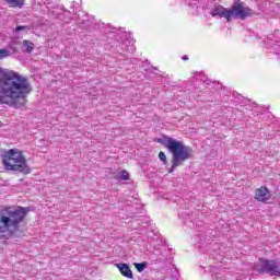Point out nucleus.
Returning a JSON list of instances; mask_svg holds the SVG:
<instances>
[{
    "mask_svg": "<svg viewBox=\"0 0 280 280\" xmlns=\"http://www.w3.org/2000/svg\"><path fill=\"white\" fill-rule=\"evenodd\" d=\"M32 91L30 80L23 74L9 69L0 70V105L23 108Z\"/></svg>",
    "mask_w": 280,
    "mask_h": 280,
    "instance_id": "nucleus-1",
    "label": "nucleus"
},
{
    "mask_svg": "<svg viewBox=\"0 0 280 280\" xmlns=\"http://www.w3.org/2000/svg\"><path fill=\"white\" fill-rule=\"evenodd\" d=\"M27 211H30V208L23 207H7L0 211V242H5V240H8L5 233H14V231H19V226L21 225V222L25 220Z\"/></svg>",
    "mask_w": 280,
    "mask_h": 280,
    "instance_id": "nucleus-2",
    "label": "nucleus"
},
{
    "mask_svg": "<svg viewBox=\"0 0 280 280\" xmlns=\"http://www.w3.org/2000/svg\"><path fill=\"white\" fill-rule=\"evenodd\" d=\"M158 143L167 148L168 152L173 155L172 166L168 170V174H173L176 167H180L185 161H189L191 159V154H194V149L189 145H185L183 141H177L174 138L164 137L158 140Z\"/></svg>",
    "mask_w": 280,
    "mask_h": 280,
    "instance_id": "nucleus-3",
    "label": "nucleus"
},
{
    "mask_svg": "<svg viewBox=\"0 0 280 280\" xmlns=\"http://www.w3.org/2000/svg\"><path fill=\"white\" fill-rule=\"evenodd\" d=\"M2 163L4 170H8L9 172H20L21 174H30L32 172V168H30V165L27 164V160L19 149L5 151L2 155Z\"/></svg>",
    "mask_w": 280,
    "mask_h": 280,
    "instance_id": "nucleus-4",
    "label": "nucleus"
},
{
    "mask_svg": "<svg viewBox=\"0 0 280 280\" xmlns=\"http://www.w3.org/2000/svg\"><path fill=\"white\" fill-rule=\"evenodd\" d=\"M211 16H220V19H224L228 22L235 19L244 21L247 16H253V10L244 7L242 2H235L230 9L219 4L211 11Z\"/></svg>",
    "mask_w": 280,
    "mask_h": 280,
    "instance_id": "nucleus-5",
    "label": "nucleus"
},
{
    "mask_svg": "<svg viewBox=\"0 0 280 280\" xmlns=\"http://www.w3.org/2000/svg\"><path fill=\"white\" fill-rule=\"evenodd\" d=\"M254 270L258 275H269L270 277H280V264L277 260L259 258L254 265Z\"/></svg>",
    "mask_w": 280,
    "mask_h": 280,
    "instance_id": "nucleus-6",
    "label": "nucleus"
},
{
    "mask_svg": "<svg viewBox=\"0 0 280 280\" xmlns=\"http://www.w3.org/2000/svg\"><path fill=\"white\" fill-rule=\"evenodd\" d=\"M211 242L213 237L207 233H200L196 237L195 247L200 250V253H209L211 248Z\"/></svg>",
    "mask_w": 280,
    "mask_h": 280,
    "instance_id": "nucleus-7",
    "label": "nucleus"
},
{
    "mask_svg": "<svg viewBox=\"0 0 280 280\" xmlns=\"http://www.w3.org/2000/svg\"><path fill=\"white\" fill-rule=\"evenodd\" d=\"M255 198L258 202H266L270 200V190L268 188L261 186L260 188L256 189Z\"/></svg>",
    "mask_w": 280,
    "mask_h": 280,
    "instance_id": "nucleus-8",
    "label": "nucleus"
},
{
    "mask_svg": "<svg viewBox=\"0 0 280 280\" xmlns=\"http://www.w3.org/2000/svg\"><path fill=\"white\" fill-rule=\"evenodd\" d=\"M116 266L122 277H126L127 279H135L132 270H130V266H128V264H117Z\"/></svg>",
    "mask_w": 280,
    "mask_h": 280,
    "instance_id": "nucleus-9",
    "label": "nucleus"
},
{
    "mask_svg": "<svg viewBox=\"0 0 280 280\" xmlns=\"http://www.w3.org/2000/svg\"><path fill=\"white\" fill-rule=\"evenodd\" d=\"M23 49H24V51H26V54H32L34 51V43L25 39L23 42Z\"/></svg>",
    "mask_w": 280,
    "mask_h": 280,
    "instance_id": "nucleus-10",
    "label": "nucleus"
},
{
    "mask_svg": "<svg viewBox=\"0 0 280 280\" xmlns=\"http://www.w3.org/2000/svg\"><path fill=\"white\" fill-rule=\"evenodd\" d=\"M116 178H118L120 180H129L130 179V173H128L127 171L118 172L117 175H116Z\"/></svg>",
    "mask_w": 280,
    "mask_h": 280,
    "instance_id": "nucleus-11",
    "label": "nucleus"
},
{
    "mask_svg": "<svg viewBox=\"0 0 280 280\" xmlns=\"http://www.w3.org/2000/svg\"><path fill=\"white\" fill-rule=\"evenodd\" d=\"M7 3H9V5H11L12 8H21V5H23V1L24 0H5Z\"/></svg>",
    "mask_w": 280,
    "mask_h": 280,
    "instance_id": "nucleus-12",
    "label": "nucleus"
},
{
    "mask_svg": "<svg viewBox=\"0 0 280 280\" xmlns=\"http://www.w3.org/2000/svg\"><path fill=\"white\" fill-rule=\"evenodd\" d=\"M135 268L138 270V272H143V270L148 268V262H136Z\"/></svg>",
    "mask_w": 280,
    "mask_h": 280,
    "instance_id": "nucleus-13",
    "label": "nucleus"
},
{
    "mask_svg": "<svg viewBox=\"0 0 280 280\" xmlns=\"http://www.w3.org/2000/svg\"><path fill=\"white\" fill-rule=\"evenodd\" d=\"M8 56H10V50L0 49V60H3V58H8Z\"/></svg>",
    "mask_w": 280,
    "mask_h": 280,
    "instance_id": "nucleus-14",
    "label": "nucleus"
},
{
    "mask_svg": "<svg viewBox=\"0 0 280 280\" xmlns=\"http://www.w3.org/2000/svg\"><path fill=\"white\" fill-rule=\"evenodd\" d=\"M159 159L161 162H163L164 165H165V163H167V155H165V152L161 151L159 153Z\"/></svg>",
    "mask_w": 280,
    "mask_h": 280,
    "instance_id": "nucleus-15",
    "label": "nucleus"
},
{
    "mask_svg": "<svg viewBox=\"0 0 280 280\" xmlns=\"http://www.w3.org/2000/svg\"><path fill=\"white\" fill-rule=\"evenodd\" d=\"M15 32L19 33V32H30V28L28 26H18L15 28Z\"/></svg>",
    "mask_w": 280,
    "mask_h": 280,
    "instance_id": "nucleus-16",
    "label": "nucleus"
},
{
    "mask_svg": "<svg viewBox=\"0 0 280 280\" xmlns=\"http://www.w3.org/2000/svg\"><path fill=\"white\" fill-rule=\"evenodd\" d=\"M182 60H189V57H187V55H185Z\"/></svg>",
    "mask_w": 280,
    "mask_h": 280,
    "instance_id": "nucleus-17",
    "label": "nucleus"
},
{
    "mask_svg": "<svg viewBox=\"0 0 280 280\" xmlns=\"http://www.w3.org/2000/svg\"><path fill=\"white\" fill-rule=\"evenodd\" d=\"M129 43H130L131 47H132V45H135V40H132V39Z\"/></svg>",
    "mask_w": 280,
    "mask_h": 280,
    "instance_id": "nucleus-18",
    "label": "nucleus"
},
{
    "mask_svg": "<svg viewBox=\"0 0 280 280\" xmlns=\"http://www.w3.org/2000/svg\"><path fill=\"white\" fill-rule=\"evenodd\" d=\"M196 80H199V82H202V79H200V78H196Z\"/></svg>",
    "mask_w": 280,
    "mask_h": 280,
    "instance_id": "nucleus-19",
    "label": "nucleus"
}]
</instances>
